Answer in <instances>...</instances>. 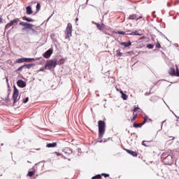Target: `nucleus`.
<instances>
[{
    "label": "nucleus",
    "mask_w": 179,
    "mask_h": 179,
    "mask_svg": "<svg viewBox=\"0 0 179 179\" xmlns=\"http://www.w3.org/2000/svg\"><path fill=\"white\" fill-rule=\"evenodd\" d=\"M162 162L165 163V164H168L169 166H171V164L174 163L173 155H171V151L163 152L162 155Z\"/></svg>",
    "instance_id": "obj_1"
},
{
    "label": "nucleus",
    "mask_w": 179,
    "mask_h": 179,
    "mask_svg": "<svg viewBox=\"0 0 179 179\" xmlns=\"http://www.w3.org/2000/svg\"><path fill=\"white\" fill-rule=\"evenodd\" d=\"M98 128H99V138H103L104 132H106V122L103 120H99L98 122Z\"/></svg>",
    "instance_id": "obj_2"
},
{
    "label": "nucleus",
    "mask_w": 179,
    "mask_h": 179,
    "mask_svg": "<svg viewBox=\"0 0 179 179\" xmlns=\"http://www.w3.org/2000/svg\"><path fill=\"white\" fill-rule=\"evenodd\" d=\"M57 65V60L56 59H52L46 62L45 68V69H52L55 68Z\"/></svg>",
    "instance_id": "obj_3"
},
{
    "label": "nucleus",
    "mask_w": 179,
    "mask_h": 179,
    "mask_svg": "<svg viewBox=\"0 0 179 179\" xmlns=\"http://www.w3.org/2000/svg\"><path fill=\"white\" fill-rule=\"evenodd\" d=\"M72 24L71 22H69L65 30V38H71V37H72Z\"/></svg>",
    "instance_id": "obj_4"
},
{
    "label": "nucleus",
    "mask_w": 179,
    "mask_h": 179,
    "mask_svg": "<svg viewBox=\"0 0 179 179\" xmlns=\"http://www.w3.org/2000/svg\"><path fill=\"white\" fill-rule=\"evenodd\" d=\"M17 97H19V90H17L16 87L14 86V91L13 94L14 103L17 102Z\"/></svg>",
    "instance_id": "obj_5"
},
{
    "label": "nucleus",
    "mask_w": 179,
    "mask_h": 179,
    "mask_svg": "<svg viewBox=\"0 0 179 179\" xmlns=\"http://www.w3.org/2000/svg\"><path fill=\"white\" fill-rule=\"evenodd\" d=\"M20 26H23L24 27H26V29H30L34 27V25L33 24L24 22H20Z\"/></svg>",
    "instance_id": "obj_6"
},
{
    "label": "nucleus",
    "mask_w": 179,
    "mask_h": 179,
    "mask_svg": "<svg viewBox=\"0 0 179 179\" xmlns=\"http://www.w3.org/2000/svg\"><path fill=\"white\" fill-rule=\"evenodd\" d=\"M51 55H52V49H49L48 50H47V51L43 54L44 58H46V59L50 58V57H51Z\"/></svg>",
    "instance_id": "obj_7"
},
{
    "label": "nucleus",
    "mask_w": 179,
    "mask_h": 179,
    "mask_svg": "<svg viewBox=\"0 0 179 179\" xmlns=\"http://www.w3.org/2000/svg\"><path fill=\"white\" fill-rule=\"evenodd\" d=\"M17 85L19 87H26V83L24 81H23L22 80H19L17 82Z\"/></svg>",
    "instance_id": "obj_8"
},
{
    "label": "nucleus",
    "mask_w": 179,
    "mask_h": 179,
    "mask_svg": "<svg viewBox=\"0 0 179 179\" xmlns=\"http://www.w3.org/2000/svg\"><path fill=\"white\" fill-rule=\"evenodd\" d=\"M125 150L127 151V153H129V155H131L134 157H138V153L136 152L129 150V149H125Z\"/></svg>",
    "instance_id": "obj_9"
},
{
    "label": "nucleus",
    "mask_w": 179,
    "mask_h": 179,
    "mask_svg": "<svg viewBox=\"0 0 179 179\" xmlns=\"http://www.w3.org/2000/svg\"><path fill=\"white\" fill-rule=\"evenodd\" d=\"M177 71H176V69L174 68H170L169 70V73L171 76H176Z\"/></svg>",
    "instance_id": "obj_10"
},
{
    "label": "nucleus",
    "mask_w": 179,
    "mask_h": 179,
    "mask_svg": "<svg viewBox=\"0 0 179 179\" xmlns=\"http://www.w3.org/2000/svg\"><path fill=\"white\" fill-rule=\"evenodd\" d=\"M94 24H96L98 30H103V29H104V24H99L95 22Z\"/></svg>",
    "instance_id": "obj_11"
},
{
    "label": "nucleus",
    "mask_w": 179,
    "mask_h": 179,
    "mask_svg": "<svg viewBox=\"0 0 179 179\" xmlns=\"http://www.w3.org/2000/svg\"><path fill=\"white\" fill-rule=\"evenodd\" d=\"M138 15L136 14H131L129 16V20H136L137 19Z\"/></svg>",
    "instance_id": "obj_12"
},
{
    "label": "nucleus",
    "mask_w": 179,
    "mask_h": 179,
    "mask_svg": "<svg viewBox=\"0 0 179 179\" xmlns=\"http://www.w3.org/2000/svg\"><path fill=\"white\" fill-rule=\"evenodd\" d=\"M26 9H27V12H26L27 15H32L33 10L31 9V6H27Z\"/></svg>",
    "instance_id": "obj_13"
},
{
    "label": "nucleus",
    "mask_w": 179,
    "mask_h": 179,
    "mask_svg": "<svg viewBox=\"0 0 179 179\" xmlns=\"http://www.w3.org/2000/svg\"><path fill=\"white\" fill-rule=\"evenodd\" d=\"M131 44H132V43H131V42H129V43H127V42H122V43H120V45H123V46L125 47V48H127V47L131 46Z\"/></svg>",
    "instance_id": "obj_14"
},
{
    "label": "nucleus",
    "mask_w": 179,
    "mask_h": 179,
    "mask_svg": "<svg viewBox=\"0 0 179 179\" xmlns=\"http://www.w3.org/2000/svg\"><path fill=\"white\" fill-rule=\"evenodd\" d=\"M129 36H142V34H139V31L136 30L131 33H129Z\"/></svg>",
    "instance_id": "obj_15"
},
{
    "label": "nucleus",
    "mask_w": 179,
    "mask_h": 179,
    "mask_svg": "<svg viewBox=\"0 0 179 179\" xmlns=\"http://www.w3.org/2000/svg\"><path fill=\"white\" fill-rule=\"evenodd\" d=\"M22 20H26V22H34V20H33L32 18H29L26 16L22 17Z\"/></svg>",
    "instance_id": "obj_16"
},
{
    "label": "nucleus",
    "mask_w": 179,
    "mask_h": 179,
    "mask_svg": "<svg viewBox=\"0 0 179 179\" xmlns=\"http://www.w3.org/2000/svg\"><path fill=\"white\" fill-rule=\"evenodd\" d=\"M143 126V124H142V123H139V124L134 123V124H133V127L134 128H142Z\"/></svg>",
    "instance_id": "obj_17"
},
{
    "label": "nucleus",
    "mask_w": 179,
    "mask_h": 179,
    "mask_svg": "<svg viewBox=\"0 0 179 179\" xmlns=\"http://www.w3.org/2000/svg\"><path fill=\"white\" fill-rule=\"evenodd\" d=\"M17 64H22L26 62V58H20L16 60Z\"/></svg>",
    "instance_id": "obj_18"
},
{
    "label": "nucleus",
    "mask_w": 179,
    "mask_h": 179,
    "mask_svg": "<svg viewBox=\"0 0 179 179\" xmlns=\"http://www.w3.org/2000/svg\"><path fill=\"white\" fill-rule=\"evenodd\" d=\"M120 94H122V99H123V100L128 99V96L125 94L122 90H120Z\"/></svg>",
    "instance_id": "obj_19"
},
{
    "label": "nucleus",
    "mask_w": 179,
    "mask_h": 179,
    "mask_svg": "<svg viewBox=\"0 0 179 179\" xmlns=\"http://www.w3.org/2000/svg\"><path fill=\"white\" fill-rule=\"evenodd\" d=\"M56 146H57V143H52L46 145V148H55Z\"/></svg>",
    "instance_id": "obj_20"
},
{
    "label": "nucleus",
    "mask_w": 179,
    "mask_h": 179,
    "mask_svg": "<svg viewBox=\"0 0 179 179\" xmlns=\"http://www.w3.org/2000/svg\"><path fill=\"white\" fill-rule=\"evenodd\" d=\"M11 26H13V22L10 21V22H8V24H6V25L5 26V29L8 30V29H9L10 27H11Z\"/></svg>",
    "instance_id": "obj_21"
},
{
    "label": "nucleus",
    "mask_w": 179,
    "mask_h": 179,
    "mask_svg": "<svg viewBox=\"0 0 179 179\" xmlns=\"http://www.w3.org/2000/svg\"><path fill=\"white\" fill-rule=\"evenodd\" d=\"M116 34H122V36H128L129 35V34H126V32L124 31H116Z\"/></svg>",
    "instance_id": "obj_22"
},
{
    "label": "nucleus",
    "mask_w": 179,
    "mask_h": 179,
    "mask_svg": "<svg viewBox=\"0 0 179 179\" xmlns=\"http://www.w3.org/2000/svg\"><path fill=\"white\" fill-rule=\"evenodd\" d=\"M36 174V171H29L27 173L28 177H33Z\"/></svg>",
    "instance_id": "obj_23"
},
{
    "label": "nucleus",
    "mask_w": 179,
    "mask_h": 179,
    "mask_svg": "<svg viewBox=\"0 0 179 179\" xmlns=\"http://www.w3.org/2000/svg\"><path fill=\"white\" fill-rule=\"evenodd\" d=\"M64 64H65L64 59H60L59 61L57 62V65H62Z\"/></svg>",
    "instance_id": "obj_24"
},
{
    "label": "nucleus",
    "mask_w": 179,
    "mask_h": 179,
    "mask_svg": "<svg viewBox=\"0 0 179 179\" xmlns=\"http://www.w3.org/2000/svg\"><path fill=\"white\" fill-rule=\"evenodd\" d=\"M24 68H26L27 69H30L31 66H33V64H25L23 65Z\"/></svg>",
    "instance_id": "obj_25"
},
{
    "label": "nucleus",
    "mask_w": 179,
    "mask_h": 179,
    "mask_svg": "<svg viewBox=\"0 0 179 179\" xmlns=\"http://www.w3.org/2000/svg\"><path fill=\"white\" fill-rule=\"evenodd\" d=\"M133 115H134V117L131 118V122H134V121H135V120H136V118L138 117V114L133 113Z\"/></svg>",
    "instance_id": "obj_26"
},
{
    "label": "nucleus",
    "mask_w": 179,
    "mask_h": 179,
    "mask_svg": "<svg viewBox=\"0 0 179 179\" xmlns=\"http://www.w3.org/2000/svg\"><path fill=\"white\" fill-rule=\"evenodd\" d=\"M122 55V52H121V50H116V57H121Z\"/></svg>",
    "instance_id": "obj_27"
},
{
    "label": "nucleus",
    "mask_w": 179,
    "mask_h": 179,
    "mask_svg": "<svg viewBox=\"0 0 179 179\" xmlns=\"http://www.w3.org/2000/svg\"><path fill=\"white\" fill-rule=\"evenodd\" d=\"M26 62H31L32 61H36L34 58H25Z\"/></svg>",
    "instance_id": "obj_28"
},
{
    "label": "nucleus",
    "mask_w": 179,
    "mask_h": 179,
    "mask_svg": "<svg viewBox=\"0 0 179 179\" xmlns=\"http://www.w3.org/2000/svg\"><path fill=\"white\" fill-rule=\"evenodd\" d=\"M147 122H148V116H145L143 118V122H141V124H143V125H145V124H146Z\"/></svg>",
    "instance_id": "obj_29"
},
{
    "label": "nucleus",
    "mask_w": 179,
    "mask_h": 179,
    "mask_svg": "<svg viewBox=\"0 0 179 179\" xmlns=\"http://www.w3.org/2000/svg\"><path fill=\"white\" fill-rule=\"evenodd\" d=\"M18 22H20L18 18L11 20V23H13V24H15V23H18Z\"/></svg>",
    "instance_id": "obj_30"
},
{
    "label": "nucleus",
    "mask_w": 179,
    "mask_h": 179,
    "mask_svg": "<svg viewBox=\"0 0 179 179\" xmlns=\"http://www.w3.org/2000/svg\"><path fill=\"white\" fill-rule=\"evenodd\" d=\"M154 47H155V45H153L152 44L147 45V48H149V50H152Z\"/></svg>",
    "instance_id": "obj_31"
},
{
    "label": "nucleus",
    "mask_w": 179,
    "mask_h": 179,
    "mask_svg": "<svg viewBox=\"0 0 179 179\" xmlns=\"http://www.w3.org/2000/svg\"><path fill=\"white\" fill-rule=\"evenodd\" d=\"M96 178L101 179V175H96V176L92 178V179H96Z\"/></svg>",
    "instance_id": "obj_32"
},
{
    "label": "nucleus",
    "mask_w": 179,
    "mask_h": 179,
    "mask_svg": "<svg viewBox=\"0 0 179 179\" xmlns=\"http://www.w3.org/2000/svg\"><path fill=\"white\" fill-rule=\"evenodd\" d=\"M155 48H162V45H160V43L157 42V43L155 44Z\"/></svg>",
    "instance_id": "obj_33"
},
{
    "label": "nucleus",
    "mask_w": 179,
    "mask_h": 179,
    "mask_svg": "<svg viewBox=\"0 0 179 179\" xmlns=\"http://www.w3.org/2000/svg\"><path fill=\"white\" fill-rule=\"evenodd\" d=\"M101 176L105 177V178H107V177H110V175L108 173H102Z\"/></svg>",
    "instance_id": "obj_34"
},
{
    "label": "nucleus",
    "mask_w": 179,
    "mask_h": 179,
    "mask_svg": "<svg viewBox=\"0 0 179 179\" xmlns=\"http://www.w3.org/2000/svg\"><path fill=\"white\" fill-rule=\"evenodd\" d=\"M145 142H146V141H143L142 142V145H143V146H145V148H148L149 145H148V144H146Z\"/></svg>",
    "instance_id": "obj_35"
},
{
    "label": "nucleus",
    "mask_w": 179,
    "mask_h": 179,
    "mask_svg": "<svg viewBox=\"0 0 179 179\" xmlns=\"http://www.w3.org/2000/svg\"><path fill=\"white\" fill-rule=\"evenodd\" d=\"M29 101V97H27L25 99H23L22 103H26Z\"/></svg>",
    "instance_id": "obj_36"
},
{
    "label": "nucleus",
    "mask_w": 179,
    "mask_h": 179,
    "mask_svg": "<svg viewBox=\"0 0 179 179\" xmlns=\"http://www.w3.org/2000/svg\"><path fill=\"white\" fill-rule=\"evenodd\" d=\"M171 139V140H169L168 142H170V141H172L171 143H173V141H174V139H176V137L174 136H171L170 137Z\"/></svg>",
    "instance_id": "obj_37"
},
{
    "label": "nucleus",
    "mask_w": 179,
    "mask_h": 179,
    "mask_svg": "<svg viewBox=\"0 0 179 179\" xmlns=\"http://www.w3.org/2000/svg\"><path fill=\"white\" fill-rule=\"evenodd\" d=\"M23 68H24V66H21L20 67H19V68L17 69V71L20 72V71H22V70H23Z\"/></svg>",
    "instance_id": "obj_38"
},
{
    "label": "nucleus",
    "mask_w": 179,
    "mask_h": 179,
    "mask_svg": "<svg viewBox=\"0 0 179 179\" xmlns=\"http://www.w3.org/2000/svg\"><path fill=\"white\" fill-rule=\"evenodd\" d=\"M138 110H139V108H138V107L134 108L133 110V113H134V114H135V113H136V111H138Z\"/></svg>",
    "instance_id": "obj_39"
},
{
    "label": "nucleus",
    "mask_w": 179,
    "mask_h": 179,
    "mask_svg": "<svg viewBox=\"0 0 179 179\" xmlns=\"http://www.w3.org/2000/svg\"><path fill=\"white\" fill-rule=\"evenodd\" d=\"M40 8H41V6H40V3H38L37 5H36V9H37V10H40Z\"/></svg>",
    "instance_id": "obj_40"
},
{
    "label": "nucleus",
    "mask_w": 179,
    "mask_h": 179,
    "mask_svg": "<svg viewBox=\"0 0 179 179\" xmlns=\"http://www.w3.org/2000/svg\"><path fill=\"white\" fill-rule=\"evenodd\" d=\"M115 89H116L117 92H120V93H121V90H122L120 89L118 87V86H115Z\"/></svg>",
    "instance_id": "obj_41"
},
{
    "label": "nucleus",
    "mask_w": 179,
    "mask_h": 179,
    "mask_svg": "<svg viewBox=\"0 0 179 179\" xmlns=\"http://www.w3.org/2000/svg\"><path fill=\"white\" fill-rule=\"evenodd\" d=\"M176 76L179 77V71H178V67L176 68Z\"/></svg>",
    "instance_id": "obj_42"
},
{
    "label": "nucleus",
    "mask_w": 179,
    "mask_h": 179,
    "mask_svg": "<svg viewBox=\"0 0 179 179\" xmlns=\"http://www.w3.org/2000/svg\"><path fill=\"white\" fill-rule=\"evenodd\" d=\"M30 30L32 31V33H34L35 34H37V31H36V29L31 28Z\"/></svg>",
    "instance_id": "obj_43"
},
{
    "label": "nucleus",
    "mask_w": 179,
    "mask_h": 179,
    "mask_svg": "<svg viewBox=\"0 0 179 179\" xmlns=\"http://www.w3.org/2000/svg\"><path fill=\"white\" fill-rule=\"evenodd\" d=\"M55 154L57 155V156H61V153L55 152Z\"/></svg>",
    "instance_id": "obj_44"
},
{
    "label": "nucleus",
    "mask_w": 179,
    "mask_h": 179,
    "mask_svg": "<svg viewBox=\"0 0 179 179\" xmlns=\"http://www.w3.org/2000/svg\"><path fill=\"white\" fill-rule=\"evenodd\" d=\"M142 17H143L142 16H139L138 17L136 18V20H139L142 19Z\"/></svg>",
    "instance_id": "obj_45"
},
{
    "label": "nucleus",
    "mask_w": 179,
    "mask_h": 179,
    "mask_svg": "<svg viewBox=\"0 0 179 179\" xmlns=\"http://www.w3.org/2000/svg\"><path fill=\"white\" fill-rule=\"evenodd\" d=\"M0 23H2V17H0Z\"/></svg>",
    "instance_id": "obj_46"
},
{
    "label": "nucleus",
    "mask_w": 179,
    "mask_h": 179,
    "mask_svg": "<svg viewBox=\"0 0 179 179\" xmlns=\"http://www.w3.org/2000/svg\"><path fill=\"white\" fill-rule=\"evenodd\" d=\"M78 18H76V22H78Z\"/></svg>",
    "instance_id": "obj_47"
},
{
    "label": "nucleus",
    "mask_w": 179,
    "mask_h": 179,
    "mask_svg": "<svg viewBox=\"0 0 179 179\" xmlns=\"http://www.w3.org/2000/svg\"><path fill=\"white\" fill-rule=\"evenodd\" d=\"M0 171H2V169H0Z\"/></svg>",
    "instance_id": "obj_48"
},
{
    "label": "nucleus",
    "mask_w": 179,
    "mask_h": 179,
    "mask_svg": "<svg viewBox=\"0 0 179 179\" xmlns=\"http://www.w3.org/2000/svg\"><path fill=\"white\" fill-rule=\"evenodd\" d=\"M0 176H2V173H0Z\"/></svg>",
    "instance_id": "obj_49"
},
{
    "label": "nucleus",
    "mask_w": 179,
    "mask_h": 179,
    "mask_svg": "<svg viewBox=\"0 0 179 179\" xmlns=\"http://www.w3.org/2000/svg\"><path fill=\"white\" fill-rule=\"evenodd\" d=\"M87 1H89V0H87Z\"/></svg>",
    "instance_id": "obj_50"
}]
</instances>
